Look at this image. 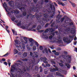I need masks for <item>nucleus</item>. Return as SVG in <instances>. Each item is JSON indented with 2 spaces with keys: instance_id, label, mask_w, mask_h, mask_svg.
Returning <instances> with one entry per match:
<instances>
[{
  "instance_id": "nucleus-1",
  "label": "nucleus",
  "mask_w": 77,
  "mask_h": 77,
  "mask_svg": "<svg viewBox=\"0 0 77 77\" xmlns=\"http://www.w3.org/2000/svg\"><path fill=\"white\" fill-rule=\"evenodd\" d=\"M53 8L54 9L53 11H47V10L45 9L44 8H43V10L42 11V13H39V14L35 13V15L37 17V19L38 21V22L41 23V19L42 17H44L45 18L44 19V18H43V20H44V21H46L47 19L46 18L48 17V15L49 16V17L51 18H53L54 17V15H55V7L54 5H53ZM50 15L49 16V15Z\"/></svg>"
},
{
  "instance_id": "nucleus-2",
  "label": "nucleus",
  "mask_w": 77,
  "mask_h": 77,
  "mask_svg": "<svg viewBox=\"0 0 77 77\" xmlns=\"http://www.w3.org/2000/svg\"><path fill=\"white\" fill-rule=\"evenodd\" d=\"M44 4V1L38 2V4H37L35 5L33 3L29 5V7L32 10H34L36 11L37 13H39L40 10L42 9V5Z\"/></svg>"
},
{
  "instance_id": "nucleus-3",
  "label": "nucleus",
  "mask_w": 77,
  "mask_h": 77,
  "mask_svg": "<svg viewBox=\"0 0 77 77\" xmlns=\"http://www.w3.org/2000/svg\"><path fill=\"white\" fill-rule=\"evenodd\" d=\"M15 45L17 48V50L20 51H23L25 49V45L24 43H19V41L17 40L14 41Z\"/></svg>"
},
{
  "instance_id": "nucleus-4",
  "label": "nucleus",
  "mask_w": 77,
  "mask_h": 77,
  "mask_svg": "<svg viewBox=\"0 0 77 77\" xmlns=\"http://www.w3.org/2000/svg\"><path fill=\"white\" fill-rule=\"evenodd\" d=\"M19 69L18 67H16L15 65H11V67L10 71V74L12 75V77H15L14 74H13V73L15 72V70H18Z\"/></svg>"
},
{
  "instance_id": "nucleus-5",
  "label": "nucleus",
  "mask_w": 77,
  "mask_h": 77,
  "mask_svg": "<svg viewBox=\"0 0 77 77\" xmlns=\"http://www.w3.org/2000/svg\"><path fill=\"white\" fill-rule=\"evenodd\" d=\"M29 41L30 42H31V44L30 45L31 47H33L34 45H36L37 47H38L39 46V44L35 40L33 39V38H31L29 39Z\"/></svg>"
},
{
  "instance_id": "nucleus-6",
  "label": "nucleus",
  "mask_w": 77,
  "mask_h": 77,
  "mask_svg": "<svg viewBox=\"0 0 77 77\" xmlns=\"http://www.w3.org/2000/svg\"><path fill=\"white\" fill-rule=\"evenodd\" d=\"M17 6H18V8H20V10H23V9H25V8L24 7H21L20 8V7H21L22 6H23L24 7H26L27 6L26 5V4H23L22 3L20 2V3H18L17 5Z\"/></svg>"
},
{
  "instance_id": "nucleus-7",
  "label": "nucleus",
  "mask_w": 77,
  "mask_h": 77,
  "mask_svg": "<svg viewBox=\"0 0 77 77\" xmlns=\"http://www.w3.org/2000/svg\"><path fill=\"white\" fill-rule=\"evenodd\" d=\"M63 40L65 42H66V43H70V42H71V41H70V40L68 38L64 37L63 38Z\"/></svg>"
},
{
  "instance_id": "nucleus-8",
  "label": "nucleus",
  "mask_w": 77,
  "mask_h": 77,
  "mask_svg": "<svg viewBox=\"0 0 77 77\" xmlns=\"http://www.w3.org/2000/svg\"><path fill=\"white\" fill-rule=\"evenodd\" d=\"M66 57H67V61L68 62H69V63H70L71 61V56L67 55L66 56Z\"/></svg>"
},
{
  "instance_id": "nucleus-9",
  "label": "nucleus",
  "mask_w": 77,
  "mask_h": 77,
  "mask_svg": "<svg viewBox=\"0 0 77 77\" xmlns=\"http://www.w3.org/2000/svg\"><path fill=\"white\" fill-rule=\"evenodd\" d=\"M29 18H33V15L30 13H29L26 17V19H28Z\"/></svg>"
},
{
  "instance_id": "nucleus-10",
  "label": "nucleus",
  "mask_w": 77,
  "mask_h": 77,
  "mask_svg": "<svg viewBox=\"0 0 77 77\" xmlns=\"http://www.w3.org/2000/svg\"><path fill=\"white\" fill-rule=\"evenodd\" d=\"M3 6L6 11L8 12V6H7V4L6 2H4V3Z\"/></svg>"
},
{
  "instance_id": "nucleus-11",
  "label": "nucleus",
  "mask_w": 77,
  "mask_h": 77,
  "mask_svg": "<svg viewBox=\"0 0 77 77\" xmlns=\"http://www.w3.org/2000/svg\"><path fill=\"white\" fill-rule=\"evenodd\" d=\"M8 4H9L10 6L11 7H13L14 5V1H9L8 2Z\"/></svg>"
},
{
  "instance_id": "nucleus-12",
  "label": "nucleus",
  "mask_w": 77,
  "mask_h": 77,
  "mask_svg": "<svg viewBox=\"0 0 77 77\" xmlns=\"http://www.w3.org/2000/svg\"><path fill=\"white\" fill-rule=\"evenodd\" d=\"M49 32L51 33H53L54 32V30L55 29V28L53 27H51V28H49Z\"/></svg>"
},
{
  "instance_id": "nucleus-13",
  "label": "nucleus",
  "mask_w": 77,
  "mask_h": 77,
  "mask_svg": "<svg viewBox=\"0 0 77 77\" xmlns=\"http://www.w3.org/2000/svg\"><path fill=\"white\" fill-rule=\"evenodd\" d=\"M56 74L58 76H60V77H63V75H61L60 72H56Z\"/></svg>"
},
{
  "instance_id": "nucleus-14",
  "label": "nucleus",
  "mask_w": 77,
  "mask_h": 77,
  "mask_svg": "<svg viewBox=\"0 0 77 77\" xmlns=\"http://www.w3.org/2000/svg\"><path fill=\"white\" fill-rule=\"evenodd\" d=\"M65 66H67V68H71V66L68 63H65Z\"/></svg>"
},
{
  "instance_id": "nucleus-15",
  "label": "nucleus",
  "mask_w": 77,
  "mask_h": 77,
  "mask_svg": "<svg viewBox=\"0 0 77 77\" xmlns=\"http://www.w3.org/2000/svg\"><path fill=\"white\" fill-rule=\"evenodd\" d=\"M15 65V66L16 67V68H19V69L18 70H17V71H19V70H20V68L18 67L20 66V64L19 63H17L16 65Z\"/></svg>"
},
{
  "instance_id": "nucleus-16",
  "label": "nucleus",
  "mask_w": 77,
  "mask_h": 77,
  "mask_svg": "<svg viewBox=\"0 0 77 77\" xmlns=\"http://www.w3.org/2000/svg\"><path fill=\"white\" fill-rule=\"evenodd\" d=\"M34 62H35L34 60L33 62L32 60H31V61L29 62V63L30 65H33V64H34Z\"/></svg>"
},
{
  "instance_id": "nucleus-17",
  "label": "nucleus",
  "mask_w": 77,
  "mask_h": 77,
  "mask_svg": "<svg viewBox=\"0 0 77 77\" xmlns=\"http://www.w3.org/2000/svg\"><path fill=\"white\" fill-rule=\"evenodd\" d=\"M14 54H18V51L16 49H15L14 50Z\"/></svg>"
},
{
  "instance_id": "nucleus-18",
  "label": "nucleus",
  "mask_w": 77,
  "mask_h": 77,
  "mask_svg": "<svg viewBox=\"0 0 77 77\" xmlns=\"http://www.w3.org/2000/svg\"><path fill=\"white\" fill-rule=\"evenodd\" d=\"M23 56L24 57H26L27 56V53L26 52L24 53L23 54Z\"/></svg>"
},
{
  "instance_id": "nucleus-19",
  "label": "nucleus",
  "mask_w": 77,
  "mask_h": 77,
  "mask_svg": "<svg viewBox=\"0 0 77 77\" xmlns=\"http://www.w3.org/2000/svg\"><path fill=\"white\" fill-rule=\"evenodd\" d=\"M57 71V70L54 68L51 69L50 70L51 72H55V71Z\"/></svg>"
},
{
  "instance_id": "nucleus-20",
  "label": "nucleus",
  "mask_w": 77,
  "mask_h": 77,
  "mask_svg": "<svg viewBox=\"0 0 77 77\" xmlns=\"http://www.w3.org/2000/svg\"><path fill=\"white\" fill-rule=\"evenodd\" d=\"M26 15H27V13L25 11H23V12L22 13V15L23 16H24V17H26Z\"/></svg>"
},
{
  "instance_id": "nucleus-21",
  "label": "nucleus",
  "mask_w": 77,
  "mask_h": 77,
  "mask_svg": "<svg viewBox=\"0 0 77 77\" xmlns=\"http://www.w3.org/2000/svg\"><path fill=\"white\" fill-rule=\"evenodd\" d=\"M70 33L72 34H74V33H75V30H70Z\"/></svg>"
},
{
  "instance_id": "nucleus-22",
  "label": "nucleus",
  "mask_w": 77,
  "mask_h": 77,
  "mask_svg": "<svg viewBox=\"0 0 77 77\" xmlns=\"http://www.w3.org/2000/svg\"><path fill=\"white\" fill-rule=\"evenodd\" d=\"M34 54L35 55V58H37V57H38V55H37V54H38V53L36 52H34Z\"/></svg>"
},
{
  "instance_id": "nucleus-23",
  "label": "nucleus",
  "mask_w": 77,
  "mask_h": 77,
  "mask_svg": "<svg viewBox=\"0 0 77 77\" xmlns=\"http://www.w3.org/2000/svg\"><path fill=\"white\" fill-rule=\"evenodd\" d=\"M23 39L26 42V43L27 44V42H28V40H27V38L26 37H24L23 38Z\"/></svg>"
},
{
  "instance_id": "nucleus-24",
  "label": "nucleus",
  "mask_w": 77,
  "mask_h": 77,
  "mask_svg": "<svg viewBox=\"0 0 77 77\" xmlns=\"http://www.w3.org/2000/svg\"><path fill=\"white\" fill-rule=\"evenodd\" d=\"M41 29V26L40 25H39L37 26V29L38 30H40Z\"/></svg>"
},
{
  "instance_id": "nucleus-25",
  "label": "nucleus",
  "mask_w": 77,
  "mask_h": 77,
  "mask_svg": "<svg viewBox=\"0 0 77 77\" xmlns=\"http://www.w3.org/2000/svg\"><path fill=\"white\" fill-rule=\"evenodd\" d=\"M57 42L58 43H59V44H63V42L62 41V40H58L57 41Z\"/></svg>"
},
{
  "instance_id": "nucleus-26",
  "label": "nucleus",
  "mask_w": 77,
  "mask_h": 77,
  "mask_svg": "<svg viewBox=\"0 0 77 77\" xmlns=\"http://www.w3.org/2000/svg\"><path fill=\"white\" fill-rule=\"evenodd\" d=\"M31 50H32V49L30 48L27 47V51H30Z\"/></svg>"
},
{
  "instance_id": "nucleus-27",
  "label": "nucleus",
  "mask_w": 77,
  "mask_h": 77,
  "mask_svg": "<svg viewBox=\"0 0 77 77\" xmlns=\"http://www.w3.org/2000/svg\"><path fill=\"white\" fill-rule=\"evenodd\" d=\"M70 3H71V5L73 7V8H75V4L72 3L71 2H70Z\"/></svg>"
},
{
  "instance_id": "nucleus-28",
  "label": "nucleus",
  "mask_w": 77,
  "mask_h": 77,
  "mask_svg": "<svg viewBox=\"0 0 77 77\" xmlns=\"http://www.w3.org/2000/svg\"><path fill=\"white\" fill-rule=\"evenodd\" d=\"M49 32V28H48V29H46L45 31V33H47V32Z\"/></svg>"
},
{
  "instance_id": "nucleus-29",
  "label": "nucleus",
  "mask_w": 77,
  "mask_h": 77,
  "mask_svg": "<svg viewBox=\"0 0 77 77\" xmlns=\"http://www.w3.org/2000/svg\"><path fill=\"white\" fill-rule=\"evenodd\" d=\"M64 20H65V17H63L61 18L60 20L61 22H63L64 21Z\"/></svg>"
},
{
  "instance_id": "nucleus-30",
  "label": "nucleus",
  "mask_w": 77,
  "mask_h": 77,
  "mask_svg": "<svg viewBox=\"0 0 77 77\" xmlns=\"http://www.w3.org/2000/svg\"><path fill=\"white\" fill-rule=\"evenodd\" d=\"M9 55V53L8 52H7L6 54H5L3 55V56L5 57H6V56H8Z\"/></svg>"
},
{
  "instance_id": "nucleus-31",
  "label": "nucleus",
  "mask_w": 77,
  "mask_h": 77,
  "mask_svg": "<svg viewBox=\"0 0 77 77\" xmlns=\"http://www.w3.org/2000/svg\"><path fill=\"white\" fill-rule=\"evenodd\" d=\"M71 30V29L69 28H68L66 29V31L67 32H69Z\"/></svg>"
},
{
  "instance_id": "nucleus-32",
  "label": "nucleus",
  "mask_w": 77,
  "mask_h": 77,
  "mask_svg": "<svg viewBox=\"0 0 77 77\" xmlns=\"http://www.w3.org/2000/svg\"><path fill=\"white\" fill-rule=\"evenodd\" d=\"M21 28L23 29H26V26H21Z\"/></svg>"
},
{
  "instance_id": "nucleus-33",
  "label": "nucleus",
  "mask_w": 77,
  "mask_h": 77,
  "mask_svg": "<svg viewBox=\"0 0 77 77\" xmlns=\"http://www.w3.org/2000/svg\"><path fill=\"white\" fill-rule=\"evenodd\" d=\"M39 49L40 50H43V47L42 46H40L39 47Z\"/></svg>"
},
{
  "instance_id": "nucleus-34",
  "label": "nucleus",
  "mask_w": 77,
  "mask_h": 77,
  "mask_svg": "<svg viewBox=\"0 0 77 77\" xmlns=\"http://www.w3.org/2000/svg\"><path fill=\"white\" fill-rule=\"evenodd\" d=\"M59 65L60 66H63V64L62 63H59Z\"/></svg>"
},
{
  "instance_id": "nucleus-35",
  "label": "nucleus",
  "mask_w": 77,
  "mask_h": 77,
  "mask_svg": "<svg viewBox=\"0 0 77 77\" xmlns=\"http://www.w3.org/2000/svg\"><path fill=\"white\" fill-rule=\"evenodd\" d=\"M51 62L52 63H53V64H54L55 65V64H56V63H55V62L54 61V60H52L51 61Z\"/></svg>"
},
{
  "instance_id": "nucleus-36",
  "label": "nucleus",
  "mask_w": 77,
  "mask_h": 77,
  "mask_svg": "<svg viewBox=\"0 0 77 77\" xmlns=\"http://www.w3.org/2000/svg\"><path fill=\"white\" fill-rule=\"evenodd\" d=\"M30 30L31 31H33V32H36V30L35 29H32V28H30Z\"/></svg>"
},
{
  "instance_id": "nucleus-37",
  "label": "nucleus",
  "mask_w": 77,
  "mask_h": 77,
  "mask_svg": "<svg viewBox=\"0 0 77 77\" xmlns=\"http://www.w3.org/2000/svg\"><path fill=\"white\" fill-rule=\"evenodd\" d=\"M21 24V23L20 22L17 24V26H20Z\"/></svg>"
},
{
  "instance_id": "nucleus-38",
  "label": "nucleus",
  "mask_w": 77,
  "mask_h": 77,
  "mask_svg": "<svg viewBox=\"0 0 77 77\" xmlns=\"http://www.w3.org/2000/svg\"><path fill=\"white\" fill-rule=\"evenodd\" d=\"M54 54L55 55H56V56H58V55H59V53L57 52H55Z\"/></svg>"
},
{
  "instance_id": "nucleus-39",
  "label": "nucleus",
  "mask_w": 77,
  "mask_h": 77,
  "mask_svg": "<svg viewBox=\"0 0 77 77\" xmlns=\"http://www.w3.org/2000/svg\"><path fill=\"white\" fill-rule=\"evenodd\" d=\"M45 52L46 53H48V50H47V49L45 48Z\"/></svg>"
},
{
  "instance_id": "nucleus-40",
  "label": "nucleus",
  "mask_w": 77,
  "mask_h": 77,
  "mask_svg": "<svg viewBox=\"0 0 77 77\" xmlns=\"http://www.w3.org/2000/svg\"><path fill=\"white\" fill-rule=\"evenodd\" d=\"M35 69L36 71H37V70L38 69V66H35Z\"/></svg>"
},
{
  "instance_id": "nucleus-41",
  "label": "nucleus",
  "mask_w": 77,
  "mask_h": 77,
  "mask_svg": "<svg viewBox=\"0 0 77 77\" xmlns=\"http://www.w3.org/2000/svg\"><path fill=\"white\" fill-rule=\"evenodd\" d=\"M15 20V17H12L11 18V21H14Z\"/></svg>"
},
{
  "instance_id": "nucleus-42",
  "label": "nucleus",
  "mask_w": 77,
  "mask_h": 77,
  "mask_svg": "<svg viewBox=\"0 0 77 77\" xmlns=\"http://www.w3.org/2000/svg\"><path fill=\"white\" fill-rule=\"evenodd\" d=\"M49 25V23H47L45 25V27H48Z\"/></svg>"
},
{
  "instance_id": "nucleus-43",
  "label": "nucleus",
  "mask_w": 77,
  "mask_h": 77,
  "mask_svg": "<svg viewBox=\"0 0 77 77\" xmlns=\"http://www.w3.org/2000/svg\"><path fill=\"white\" fill-rule=\"evenodd\" d=\"M55 24V23L54 22H53L52 23H51V27H53V26H54V25Z\"/></svg>"
},
{
  "instance_id": "nucleus-44",
  "label": "nucleus",
  "mask_w": 77,
  "mask_h": 77,
  "mask_svg": "<svg viewBox=\"0 0 77 77\" xmlns=\"http://www.w3.org/2000/svg\"><path fill=\"white\" fill-rule=\"evenodd\" d=\"M54 67L56 69H57V71H58V67H57L56 66V65H54Z\"/></svg>"
},
{
  "instance_id": "nucleus-45",
  "label": "nucleus",
  "mask_w": 77,
  "mask_h": 77,
  "mask_svg": "<svg viewBox=\"0 0 77 77\" xmlns=\"http://www.w3.org/2000/svg\"><path fill=\"white\" fill-rule=\"evenodd\" d=\"M9 28V26L8 25H6L5 26V30H7Z\"/></svg>"
},
{
  "instance_id": "nucleus-46",
  "label": "nucleus",
  "mask_w": 77,
  "mask_h": 77,
  "mask_svg": "<svg viewBox=\"0 0 77 77\" xmlns=\"http://www.w3.org/2000/svg\"><path fill=\"white\" fill-rule=\"evenodd\" d=\"M33 1L35 3H37V2H38V0H33Z\"/></svg>"
},
{
  "instance_id": "nucleus-47",
  "label": "nucleus",
  "mask_w": 77,
  "mask_h": 77,
  "mask_svg": "<svg viewBox=\"0 0 77 77\" xmlns=\"http://www.w3.org/2000/svg\"><path fill=\"white\" fill-rule=\"evenodd\" d=\"M36 48V46H34L32 48V50H35Z\"/></svg>"
},
{
  "instance_id": "nucleus-48",
  "label": "nucleus",
  "mask_w": 77,
  "mask_h": 77,
  "mask_svg": "<svg viewBox=\"0 0 77 77\" xmlns=\"http://www.w3.org/2000/svg\"><path fill=\"white\" fill-rule=\"evenodd\" d=\"M40 72H42V67H41V66H40Z\"/></svg>"
},
{
  "instance_id": "nucleus-49",
  "label": "nucleus",
  "mask_w": 77,
  "mask_h": 77,
  "mask_svg": "<svg viewBox=\"0 0 77 77\" xmlns=\"http://www.w3.org/2000/svg\"><path fill=\"white\" fill-rule=\"evenodd\" d=\"M50 8L51 9V10H52V9H53V5H52L51 4L50 5Z\"/></svg>"
},
{
  "instance_id": "nucleus-50",
  "label": "nucleus",
  "mask_w": 77,
  "mask_h": 77,
  "mask_svg": "<svg viewBox=\"0 0 77 77\" xmlns=\"http://www.w3.org/2000/svg\"><path fill=\"white\" fill-rule=\"evenodd\" d=\"M43 62H44V63H48V61H47L46 60H43Z\"/></svg>"
},
{
  "instance_id": "nucleus-51",
  "label": "nucleus",
  "mask_w": 77,
  "mask_h": 77,
  "mask_svg": "<svg viewBox=\"0 0 77 77\" xmlns=\"http://www.w3.org/2000/svg\"><path fill=\"white\" fill-rule=\"evenodd\" d=\"M64 54H68V52L66 51H64L63 52Z\"/></svg>"
},
{
  "instance_id": "nucleus-52",
  "label": "nucleus",
  "mask_w": 77,
  "mask_h": 77,
  "mask_svg": "<svg viewBox=\"0 0 77 77\" xmlns=\"http://www.w3.org/2000/svg\"><path fill=\"white\" fill-rule=\"evenodd\" d=\"M73 25H74V23L72 22H71L69 23V25L70 26H72Z\"/></svg>"
},
{
  "instance_id": "nucleus-53",
  "label": "nucleus",
  "mask_w": 77,
  "mask_h": 77,
  "mask_svg": "<svg viewBox=\"0 0 77 77\" xmlns=\"http://www.w3.org/2000/svg\"><path fill=\"white\" fill-rule=\"evenodd\" d=\"M26 1H25V3H28V4H29V0H26Z\"/></svg>"
},
{
  "instance_id": "nucleus-54",
  "label": "nucleus",
  "mask_w": 77,
  "mask_h": 77,
  "mask_svg": "<svg viewBox=\"0 0 77 77\" xmlns=\"http://www.w3.org/2000/svg\"><path fill=\"white\" fill-rule=\"evenodd\" d=\"M44 73L45 74H48V71H45L44 72Z\"/></svg>"
},
{
  "instance_id": "nucleus-55",
  "label": "nucleus",
  "mask_w": 77,
  "mask_h": 77,
  "mask_svg": "<svg viewBox=\"0 0 77 77\" xmlns=\"http://www.w3.org/2000/svg\"><path fill=\"white\" fill-rule=\"evenodd\" d=\"M43 60H47V58L45 57H43Z\"/></svg>"
},
{
  "instance_id": "nucleus-56",
  "label": "nucleus",
  "mask_w": 77,
  "mask_h": 77,
  "mask_svg": "<svg viewBox=\"0 0 77 77\" xmlns=\"http://www.w3.org/2000/svg\"><path fill=\"white\" fill-rule=\"evenodd\" d=\"M52 38H53V36H52V35H51L49 37V38L50 39H51Z\"/></svg>"
},
{
  "instance_id": "nucleus-57",
  "label": "nucleus",
  "mask_w": 77,
  "mask_h": 77,
  "mask_svg": "<svg viewBox=\"0 0 77 77\" xmlns=\"http://www.w3.org/2000/svg\"><path fill=\"white\" fill-rule=\"evenodd\" d=\"M4 63L5 65H6V66L7 65H8V63H7V62H4Z\"/></svg>"
},
{
  "instance_id": "nucleus-58",
  "label": "nucleus",
  "mask_w": 77,
  "mask_h": 77,
  "mask_svg": "<svg viewBox=\"0 0 77 77\" xmlns=\"http://www.w3.org/2000/svg\"><path fill=\"white\" fill-rule=\"evenodd\" d=\"M30 56H33V53H32V52H30Z\"/></svg>"
},
{
  "instance_id": "nucleus-59",
  "label": "nucleus",
  "mask_w": 77,
  "mask_h": 77,
  "mask_svg": "<svg viewBox=\"0 0 77 77\" xmlns=\"http://www.w3.org/2000/svg\"><path fill=\"white\" fill-rule=\"evenodd\" d=\"M6 31L8 33H10V31H9V30L6 29Z\"/></svg>"
},
{
  "instance_id": "nucleus-60",
  "label": "nucleus",
  "mask_w": 77,
  "mask_h": 77,
  "mask_svg": "<svg viewBox=\"0 0 77 77\" xmlns=\"http://www.w3.org/2000/svg\"><path fill=\"white\" fill-rule=\"evenodd\" d=\"M51 34L52 35H53V36H54V35H55V32H52L51 33Z\"/></svg>"
},
{
  "instance_id": "nucleus-61",
  "label": "nucleus",
  "mask_w": 77,
  "mask_h": 77,
  "mask_svg": "<svg viewBox=\"0 0 77 77\" xmlns=\"http://www.w3.org/2000/svg\"><path fill=\"white\" fill-rule=\"evenodd\" d=\"M32 27L33 28V29H35V28L36 27V26L35 25H33Z\"/></svg>"
},
{
  "instance_id": "nucleus-62",
  "label": "nucleus",
  "mask_w": 77,
  "mask_h": 77,
  "mask_svg": "<svg viewBox=\"0 0 77 77\" xmlns=\"http://www.w3.org/2000/svg\"><path fill=\"white\" fill-rule=\"evenodd\" d=\"M46 66H50V64L48 63H47L46 64Z\"/></svg>"
},
{
  "instance_id": "nucleus-63",
  "label": "nucleus",
  "mask_w": 77,
  "mask_h": 77,
  "mask_svg": "<svg viewBox=\"0 0 77 77\" xmlns=\"http://www.w3.org/2000/svg\"><path fill=\"white\" fill-rule=\"evenodd\" d=\"M48 51L50 53H51V51L50 50V48L48 49Z\"/></svg>"
},
{
  "instance_id": "nucleus-64",
  "label": "nucleus",
  "mask_w": 77,
  "mask_h": 77,
  "mask_svg": "<svg viewBox=\"0 0 77 77\" xmlns=\"http://www.w3.org/2000/svg\"><path fill=\"white\" fill-rule=\"evenodd\" d=\"M45 3H48V0H45Z\"/></svg>"
}]
</instances>
